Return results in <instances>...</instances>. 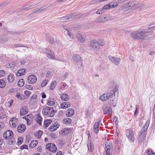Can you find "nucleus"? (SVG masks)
Returning a JSON list of instances; mask_svg holds the SVG:
<instances>
[{"label": "nucleus", "mask_w": 155, "mask_h": 155, "mask_svg": "<svg viewBox=\"0 0 155 155\" xmlns=\"http://www.w3.org/2000/svg\"><path fill=\"white\" fill-rule=\"evenodd\" d=\"M116 1L119 2V3H124L126 2H127L128 0H115Z\"/></svg>", "instance_id": "obj_56"}, {"label": "nucleus", "mask_w": 155, "mask_h": 155, "mask_svg": "<svg viewBox=\"0 0 155 155\" xmlns=\"http://www.w3.org/2000/svg\"><path fill=\"white\" fill-rule=\"evenodd\" d=\"M76 37L79 41L81 42H84L85 40V36L84 35L78 32L76 34Z\"/></svg>", "instance_id": "obj_17"}, {"label": "nucleus", "mask_w": 155, "mask_h": 155, "mask_svg": "<svg viewBox=\"0 0 155 155\" xmlns=\"http://www.w3.org/2000/svg\"><path fill=\"white\" fill-rule=\"evenodd\" d=\"M56 103V101L53 99L52 100H49L47 102V104L50 106H52L54 105Z\"/></svg>", "instance_id": "obj_32"}, {"label": "nucleus", "mask_w": 155, "mask_h": 155, "mask_svg": "<svg viewBox=\"0 0 155 155\" xmlns=\"http://www.w3.org/2000/svg\"><path fill=\"white\" fill-rule=\"evenodd\" d=\"M37 123L40 125L41 124L42 117H37L36 119Z\"/></svg>", "instance_id": "obj_45"}, {"label": "nucleus", "mask_w": 155, "mask_h": 155, "mask_svg": "<svg viewBox=\"0 0 155 155\" xmlns=\"http://www.w3.org/2000/svg\"><path fill=\"white\" fill-rule=\"evenodd\" d=\"M56 112V110H54V107H48L43 108L42 111V113L44 115H48V116H53Z\"/></svg>", "instance_id": "obj_2"}, {"label": "nucleus", "mask_w": 155, "mask_h": 155, "mask_svg": "<svg viewBox=\"0 0 155 155\" xmlns=\"http://www.w3.org/2000/svg\"><path fill=\"white\" fill-rule=\"evenodd\" d=\"M36 5H25L23 7V10H28L32 9L36 7Z\"/></svg>", "instance_id": "obj_27"}, {"label": "nucleus", "mask_w": 155, "mask_h": 155, "mask_svg": "<svg viewBox=\"0 0 155 155\" xmlns=\"http://www.w3.org/2000/svg\"><path fill=\"white\" fill-rule=\"evenodd\" d=\"M43 51L44 52L47 53V56L49 58L54 60H58L57 58H55L54 54L51 50L45 48L43 49Z\"/></svg>", "instance_id": "obj_6"}, {"label": "nucleus", "mask_w": 155, "mask_h": 155, "mask_svg": "<svg viewBox=\"0 0 155 155\" xmlns=\"http://www.w3.org/2000/svg\"><path fill=\"white\" fill-rule=\"evenodd\" d=\"M5 75V72L3 70L0 71V78L4 76Z\"/></svg>", "instance_id": "obj_51"}, {"label": "nucleus", "mask_w": 155, "mask_h": 155, "mask_svg": "<svg viewBox=\"0 0 155 155\" xmlns=\"http://www.w3.org/2000/svg\"><path fill=\"white\" fill-rule=\"evenodd\" d=\"M146 34V32H143L142 31L141 32L137 31V39L141 40L147 39Z\"/></svg>", "instance_id": "obj_12"}, {"label": "nucleus", "mask_w": 155, "mask_h": 155, "mask_svg": "<svg viewBox=\"0 0 155 155\" xmlns=\"http://www.w3.org/2000/svg\"><path fill=\"white\" fill-rule=\"evenodd\" d=\"M82 16V14H77L75 13H74L71 15L68 16V18H70L71 20H72L75 18H78L81 17Z\"/></svg>", "instance_id": "obj_19"}, {"label": "nucleus", "mask_w": 155, "mask_h": 155, "mask_svg": "<svg viewBox=\"0 0 155 155\" xmlns=\"http://www.w3.org/2000/svg\"><path fill=\"white\" fill-rule=\"evenodd\" d=\"M15 79V77L13 74H10L8 77V81L11 83Z\"/></svg>", "instance_id": "obj_30"}, {"label": "nucleus", "mask_w": 155, "mask_h": 155, "mask_svg": "<svg viewBox=\"0 0 155 155\" xmlns=\"http://www.w3.org/2000/svg\"><path fill=\"white\" fill-rule=\"evenodd\" d=\"M99 122L95 123L94 124L93 129L94 133L96 134L98 133L99 132Z\"/></svg>", "instance_id": "obj_22"}, {"label": "nucleus", "mask_w": 155, "mask_h": 155, "mask_svg": "<svg viewBox=\"0 0 155 155\" xmlns=\"http://www.w3.org/2000/svg\"><path fill=\"white\" fill-rule=\"evenodd\" d=\"M47 9V8L44 7L43 8H41L40 9H38L37 10L35 9L33 11V13H35L38 12H41L42 11H45Z\"/></svg>", "instance_id": "obj_41"}, {"label": "nucleus", "mask_w": 155, "mask_h": 155, "mask_svg": "<svg viewBox=\"0 0 155 155\" xmlns=\"http://www.w3.org/2000/svg\"><path fill=\"white\" fill-rule=\"evenodd\" d=\"M18 118L13 117L11 118L9 121V124L11 127L15 128L18 124Z\"/></svg>", "instance_id": "obj_10"}, {"label": "nucleus", "mask_w": 155, "mask_h": 155, "mask_svg": "<svg viewBox=\"0 0 155 155\" xmlns=\"http://www.w3.org/2000/svg\"><path fill=\"white\" fill-rule=\"evenodd\" d=\"M5 82L2 79H0V88H3L5 85Z\"/></svg>", "instance_id": "obj_35"}, {"label": "nucleus", "mask_w": 155, "mask_h": 155, "mask_svg": "<svg viewBox=\"0 0 155 155\" xmlns=\"http://www.w3.org/2000/svg\"><path fill=\"white\" fill-rule=\"evenodd\" d=\"M23 139L21 137L19 138L18 139V144H21L22 142Z\"/></svg>", "instance_id": "obj_60"}, {"label": "nucleus", "mask_w": 155, "mask_h": 155, "mask_svg": "<svg viewBox=\"0 0 155 155\" xmlns=\"http://www.w3.org/2000/svg\"><path fill=\"white\" fill-rule=\"evenodd\" d=\"M118 92L117 90L115 89L114 91H110L106 94H104L99 97V99L102 101L107 100L110 97H115V95H118Z\"/></svg>", "instance_id": "obj_1"}, {"label": "nucleus", "mask_w": 155, "mask_h": 155, "mask_svg": "<svg viewBox=\"0 0 155 155\" xmlns=\"http://www.w3.org/2000/svg\"><path fill=\"white\" fill-rule=\"evenodd\" d=\"M104 113L105 114H110L112 113V109L110 107L108 106L104 107H103Z\"/></svg>", "instance_id": "obj_18"}, {"label": "nucleus", "mask_w": 155, "mask_h": 155, "mask_svg": "<svg viewBox=\"0 0 155 155\" xmlns=\"http://www.w3.org/2000/svg\"><path fill=\"white\" fill-rule=\"evenodd\" d=\"M87 147L88 150L90 152H91L92 150L94 147L93 145L91 143V142H90L89 143H88L87 144Z\"/></svg>", "instance_id": "obj_40"}, {"label": "nucleus", "mask_w": 155, "mask_h": 155, "mask_svg": "<svg viewBox=\"0 0 155 155\" xmlns=\"http://www.w3.org/2000/svg\"><path fill=\"white\" fill-rule=\"evenodd\" d=\"M16 64L14 62L8 63L6 65L7 67L8 68H12L16 66Z\"/></svg>", "instance_id": "obj_37"}, {"label": "nucleus", "mask_w": 155, "mask_h": 155, "mask_svg": "<svg viewBox=\"0 0 155 155\" xmlns=\"http://www.w3.org/2000/svg\"><path fill=\"white\" fill-rule=\"evenodd\" d=\"M20 148L21 150H23L24 149H28V147L27 145L24 144L21 146Z\"/></svg>", "instance_id": "obj_59"}, {"label": "nucleus", "mask_w": 155, "mask_h": 155, "mask_svg": "<svg viewBox=\"0 0 155 155\" xmlns=\"http://www.w3.org/2000/svg\"><path fill=\"white\" fill-rule=\"evenodd\" d=\"M118 118L117 117H114L113 119L114 122H115L116 123V124L117 125L118 124Z\"/></svg>", "instance_id": "obj_53"}, {"label": "nucleus", "mask_w": 155, "mask_h": 155, "mask_svg": "<svg viewBox=\"0 0 155 155\" xmlns=\"http://www.w3.org/2000/svg\"><path fill=\"white\" fill-rule=\"evenodd\" d=\"M74 109L69 108L67 111V116H72L74 115Z\"/></svg>", "instance_id": "obj_26"}, {"label": "nucleus", "mask_w": 155, "mask_h": 155, "mask_svg": "<svg viewBox=\"0 0 155 155\" xmlns=\"http://www.w3.org/2000/svg\"><path fill=\"white\" fill-rule=\"evenodd\" d=\"M42 134V131L38 130L36 133L35 134V135L36 137L38 138H39L41 137Z\"/></svg>", "instance_id": "obj_39"}, {"label": "nucleus", "mask_w": 155, "mask_h": 155, "mask_svg": "<svg viewBox=\"0 0 155 155\" xmlns=\"http://www.w3.org/2000/svg\"><path fill=\"white\" fill-rule=\"evenodd\" d=\"M72 58L75 62H78L80 61L81 58L78 54H74L73 55Z\"/></svg>", "instance_id": "obj_23"}, {"label": "nucleus", "mask_w": 155, "mask_h": 155, "mask_svg": "<svg viewBox=\"0 0 155 155\" xmlns=\"http://www.w3.org/2000/svg\"><path fill=\"white\" fill-rule=\"evenodd\" d=\"M24 94L27 96V97H29L31 93L30 91H25L24 92Z\"/></svg>", "instance_id": "obj_54"}, {"label": "nucleus", "mask_w": 155, "mask_h": 155, "mask_svg": "<svg viewBox=\"0 0 155 155\" xmlns=\"http://www.w3.org/2000/svg\"><path fill=\"white\" fill-rule=\"evenodd\" d=\"M46 148L50 151L54 153H55L57 150L55 145L53 143H48L47 144Z\"/></svg>", "instance_id": "obj_7"}, {"label": "nucleus", "mask_w": 155, "mask_h": 155, "mask_svg": "<svg viewBox=\"0 0 155 155\" xmlns=\"http://www.w3.org/2000/svg\"><path fill=\"white\" fill-rule=\"evenodd\" d=\"M114 97H110V104L113 107H115L116 106L117 103V99L115 96L114 98Z\"/></svg>", "instance_id": "obj_16"}, {"label": "nucleus", "mask_w": 155, "mask_h": 155, "mask_svg": "<svg viewBox=\"0 0 155 155\" xmlns=\"http://www.w3.org/2000/svg\"><path fill=\"white\" fill-rule=\"evenodd\" d=\"M146 132L141 130L138 135L139 140L141 141L144 140L146 137Z\"/></svg>", "instance_id": "obj_14"}, {"label": "nucleus", "mask_w": 155, "mask_h": 155, "mask_svg": "<svg viewBox=\"0 0 155 155\" xmlns=\"http://www.w3.org/2000/svg\"><path fill=\"white\" fill-rule=\"evenodd\" d=\"M68 16L61 18H60V20L62 21H66V20L70 19V18H68Z\"/></svg>", "instance_id": "obj_52"}, {"label": "nucleus", "mask_w": 155, "mask_h": 155, "mask_svg": "<svg viewBox=\"0 0 155 155\" xmlns=\"http://www.w3.org/2000/svg\"><path fill=\"white\" fill-rule=\"evenodd\" d=\"M26 129L25 126L23 124L19 125L17 127L18 132L20 133H22L24 132Z\"/></svg>", "instance_id": "obj_20"}, {"label": "nucleus", "mask_w": 155, "mask_h": 155, "mask_svg": "<svg viewBox=\"0 0 155 155\" xmlns=\"http://www.w3.org/2000/svg\"><path fill=\"white\" fill-rule=\"evenodd\" d=\"M61 99L64 101H67L69 99L68 95L67 94H64L61 97Z\"/></svg>", "instance_id": "obj_28"}, {"label": "nucleus", "mask_w": 155, "mask_h": 155, "mask_svg": "<svg viewBox=\"0 0 155 155\" xmlns=\"http://www.w3.org/2000/svg\"><path fill=\"white\" fill-rule=\"evenodd\" d=\"M16 96L18 99H19L20 100H22V98L21 97L19 93H17Z\"/></svg>", "instance_id": "obj_58"}, {"label": "nucleus", "mask_w": 155, "mask_h": 155, "mask_svg": "<svg viewBox=\"0 0 155 155\" xmlns=\"http://www.w3.org/2000/svg\"><path fill=\"white\" fill-rule=\"evenodd\" d=\"M56 84V82L55 81L52 82L51 84L50 89L52 90L55 87Z\"/></svg>", "instance_id": "obj_42"}, {"label": "nucleus", "mask_w": 155, "mask_h": 155, "mask_svg": "<svg viewBox=\"0 0 155 155\" xmlns=\"http://www.w3.org/2000/svg\"><path fill=\"white\" fill-rule=\"evenodd\" d=\"M147 155H155V153L151 150L148 149L146 151Z\"/></svg>", "instance_id": "obj_44"}, {"label": "nucleus", "mask_w": 155, "mask_h": 155, "mask_svg": "<svg viewBox=\"0 0 155 155\" xmlns=\"http://www.w3.org/2000/svg\"><path fill=\"white\" fill-rule=\"evenodd\" d=\"M66 31H64V33L67 34L68 35V36L69 37H71V33H70L69 30L68 29H66Z\"/></svg>", "instance_id": "obj_62"}, {"label": "nucleus", "mask_w": 155, "mask_h": 155, "mask_svg": "<svg viewBox=\"0 0 155 155\" xmlns=\"http://www.w3.org/2000/svg\"><path fill=\"white\" fill-rule=\"evenodd\" d=\"M52 121L50 120H46L44 121V127H47L51 123Z\"/></svg>", "instance_id": "obj_34"}, {"label": "nucleus", "mask_w": 155, "mask_h": 155, "mask_svg": "<svg viewBox=\"0 0 155 155\" xmlns=\"http://www.w3.org/2000/svg\"><path fill=\"white\" fill-rule=\"evenodd\" d=\"M25 87H26L27 89L28 90H32L33 89V87H31L30 85H28L26 84L25 85Z\"/></svg>", "instance_id": "obj_64"}, {"label": "nucleus", "mask_w": 155, "mask_h": 155, "mask_svg": "<svg viewBox=\"0 0 155 155\" xmlns=\"http://www.w3.org/2000/svg\"><path fill=\"white\" fill-rule=\"evenodd\" d=\"M24 84V81L23 79H20L18 83V86L19 87H22Z\"/></svg>", "instance_id": "obj_38"}, {"label": "nucleus", "mask_w": 155, "mask_h": 155, "mask_svg": "<svg viewBox=\"0 0 155 155\" xmlns=\"http://www.w3.org/2000/svg\"><path fill=\"white\" fill-rule=\"evenodd\" d=\"M137 3L134 2H129L128 4L122 5L120 8L121 10L124 11H127L131 8H135L137 7Z\"/></svg>", "instance_id": "obj_3"}, {"label": "nucleus", "mask_w": 155, "mask_h": 155, "mask_svg": "<svg viewBox=\"0 0 155 155\" xmlns=\"http://www.w3.org/2000/svg\"><path fill=\"white\" fill-rule=\"evenodd\" d=\"M148 126L144 125V126L143 127V128H142L141 130L146 132V130L148 128Z\"/></svg>", "instance_id": "obj_61"}, {"label": "nucleus", "mask_w": 155, "mask_h": 155, "mask_svg": "<svg viewBox=\"0 0 155 155\" xmlns=\"http://www.w3.org/2000/svg\"><path fill=\"white\" fill-rule=\"evenodd\" d=\"M90 46L93 50H98L100 48L98 43L95 40H91L90 43Z\"/></svg>", "instance_id": "obj_9"}, {"label": "nucleus", "mask_w": 155, "mask_h": 155, "mask_svg": "<svg viewBox=\"0 0 155 155\" xmlns=\"http://www.w3.org/2000/svg\"><path fill=\"white\" fill-rule=\"evenodd\" d=\"M111 5L110 4V3L107 5H106L104 6L103 7V9H104V10H107L109 9L110 8H111Z\"/></svg>", "instance_id": "obj_47"}, {"label": "nucleus", "mask_w": 155, "mask_h": 155, "mask_svg": "<svg viewBox=\"0 0 155 155\" xmlns=\"http://www.w3.org/2000/svg\"><path fill=\"white\" fill-rule=\"evenodd\" d=\"M109 58L111 61L115 64L117 65H119L120 59V58L112 56H109Z\"/></svg>", "instance_id": "obj_11"}, {"label": "nucleus", "mask_w": 155, "mask_h": 155, "mask_svg": "<svg viewBox=\"0 0 155 155\" xmlns=\"http://www.w3.org/2000/svg\"><path fill=\"white\" fill-rule=\"evenodd\" d=\"M71 106L69 102H66L62 103L61 105V107L63 109H65Z\"/></svg>", "instance_id": "obj_25"}, {"label": "nucleus", "mask_w": 155, "mask_h": 155, "mask_svg": "<svg viewBox=\"0 0 155 155\" xmlns=\"http://www.w3.org/2000/svg\"><path fill=\"white\" fill-rule=\"evenodd\" d=\"M64 123L66 124H69L71 121V119L70 118L64 119L63 120Z\"/></svg>", "instance_id": "obj_43"}, {"label": "nucleus", "mask_w": 155, "mask_h": 155, "mask_svg": "<svg viewBox=\"0 0 155 155\" xmlns=\"http://www.w3.org/2000/svg\"><path fill=\"white\" fill-rule=\"evenodd\" d=\"M137 31L133 32L131 35V37L134 39H137Z\"/></svg>", "instance_id": "obj_36"}, {"label": "nucleus", "mask_w": 155, "mask_h": 155, "mask_svg": "<svg viewBox=\"0 0 155 155\" xmlns=\"http://www.w3.org/2000/svg\"><path fill=\"white\" fill-rule=\"evenodd\" d=\"M139 108V106L138 105H136V110L134 113V114L135 115H136L138 113V110Z\"/></svg>", "instance_id": "obj_57"}, {"label": "nucleus", "mask_w": 155, "mask_h": 155, "mask_svg": "<svg viewBox=\"0 0 155 155\" xmlns=\"http://www.w3.org/2000/svg\"><path fill=\"white\" fill-rule=\"evenodd\" d=\"M107 141L105 142V151L106 155H110L113 151V146L112 142L108 139Z\"/></svg>", "instance_id": "obj_4"}, {"label": "nucleus", "mask_w": 155, "mask_h": 155, "mask_svg": "<svg viewBox=\"0 0 155 155\" xmlns=\"http://www.w3.org/2000/svg\"><path fill=\"white\" fill-rule=\"evenodd\" d=\"M25 71L26 70L25 69H20L17 72L16 75L19 76L24 75L25 74Z\"/></svg>", "instance_id": "obj_24"}, {"label": "nucleus", "mask_w": 155, "mask_h": 155, "mask_svg": "<svg viewBox=\"0 0 155 155\" xmlns=\"http://www.w3.org/2000/svg\"><path fill=\"white\" fill-rule=\"evenodd\" d=\"M107 20V18L106 17L102 18V17H99L96 19L95 21L97 23H100L104 21Z\"/></svg>", "instance_id": "obj_31"}, {"label": "nucleus", "mask_w": 155, "mask_h": 155, "mask_svg": "<svg viewBox=\"0 0 155 155\" xmlns=\"http://www.w3.org/2000/svg\"><path fill=\"white\" fill-rule=\"evenodd\" d=\"M37 81L36 77L34 75L31 74L28 76V82L31 84H34Z\"/></svg>", "instance_id": "obj_13"}, {"label": "nucleus", "mask_w": 155, "mask_h": 155, "mask_svg": "<svg viewBox=\"0 0 155 155\" xmlns=\"http://www.w3.org/2000/svg\"><path fill=\"white\" fill-rule=\"evenodd\" d=\"M126 136L128 139L131 142H134L135 140L134 134L132 130L129 129L126 131Z\"/></svg>", "instance_id": "obj_5"}, {"label": "nucleus", "mask_w": 155, "mask_h": 155, "mask_svg": "<svg viewBox=\"0 0 155 155\" xmlns=\"http://www.w3.org/2000/svg\"><path fill=\"white\" fill-rule=\"evenodd\" d=\"M46 38L47 40L50 43H53L54 42V39L53 38L51 37L48 34L46 36Z\"/></svg>", "instance_id": "obj_33"}, {"label": "nucleus", "mask_w": 155, "mask_h": 155, "mask_svg": "<svg viewBox=\"0 0 155 155\" xmlns=\"http://www.w3.org/2000/svg\"><path fill=\"white\" fill-rule=\"evenodd\" d=\"M48 81L46 80L44 81L41 84V86L42 87H44L48 83Z\"/></svg>", "instance_id": "obj_55"}, {"label": "nucleus", "mask_w": 155, "mask_h": 155, "mask_svg": "<svg viewBox=\"0 0 155 155\" xmlns=\"http://www.w3.org/2000/svg\"><path fill=\"white\" fill-rule=\"evenodd\" d=\"M28 112V109L26 107L23 106L20 110V114L21 116H23L27 114Z\"/></svg>", "instance_id": "obj_21"}, {"label": "nucleus", "mask_w": 155, "mask_h": 155, "mask_svg": "<svg viewBox=\"0 0 155 155\" xmlns=\"http://www.w3.org/2000/svg\"><path fill=\"white\" fill-rule=\"evenodd\" d=\"M71 130V129L70 128H66L61 130L59 132V134L60 135L63 136L66 135L68 134Z\"/></svg>", "instance_id": "obj_15"}, {"label": "nucleus", "mask_w": 155, "mask_h": 155, "mask_svg": "<svg viewBox=\"0 0 155 155\" xmlns=\"http://www.w3.org/2000/svg\"><path fill=\"white\" fill-rule=\"evenodd\" d=\"M13 136V133L12 131L8 130L5 132L3 134V137L6 140L11 139Z\"/></svg>", "instance_id": "obj_8"}, {"label": "nucleus", "mask_w": 155, "mask_h": 155, "mask_svg": "<svg viewBox=\"0 0 155 155\" xmlns=\"http://www.w3.org/2000/svg\"><path fill=\"white\" fill-rule=\"evenodd\" d=\"M8 40L6 39H2L0 38V42L2 43H4L7 41Z\"/></svg>", "instance_id": "obj_63"}, {"label": "nucleus", "mask_w": 155, "mask_h": 155, "mask_svg": "<svg viewBox=\"0 0 155 155\" xmlns=\"http://www.w3.org/2000/svg\"><path fill=\"white\" fill-rule=\"evenodd\" d=\"M97 42L98 43V46H102L104 44V41L102 39H100L99 41Z\"/></svg>", "instance_id": "obj_49"}, {"label": "nucleus", "mask_w": 155, "mask_h": 155, "mask_svg": "<svg viewBox=\"0 0 155 155\" xmlns=\"http://www.w3.org/2000/svg\"><path fill=\"white\" fill-rule=\"evenodd\" d=\"M49 130L51 132L55 131L57 130V128H56L55 126L53 125L52 126H50L48 128Z\"/></svg>", "instance_id": "obj_46"}, {"label": "nucleus", "mask_w": 155, "mask_h": 155, "mask_svg": "<svg viewBox=\"0 0 155 155\" xmlns=\"http://www.w3.org/2000/svg\"><path fill=\"white\" fill-rule=\"evenodd\" d=\"M38 144V141L36 140L32 141L29 145V147L31 148H33L35 147Z\"/></svg>", "instance_id": "obj_29"}, {"label": "nucleus", "mask_w": 155, "mask_h": 155, "mask_svg": "<svg viewBox=\"0 0 155 155\" xmlns=\"http://www.w3.org/2000/svg\"><path fill=\"white\" fill-rule=\"evenodd\" d=\"M104 12V10L102 9H99L96 12V13L98 14H101L103 13Z\"/></svg>", "instance_id": "obj_50"}, {"label": "nucleus", "mask_w": 155, "mask_h": 155, "mask_svg": "<svg viewBox=\"0 0 155 155\" xmlns=\"http://www.w3.org/2000/svg\"><path fill=\"white\" fill-rule=\"evenodd\" d=\"M119 2L114 3V4L112 2L110 3V4L111 5V8L116 7L119 5Z\"/></svg>", "instance_id": "obj_48"}]
</instances>
